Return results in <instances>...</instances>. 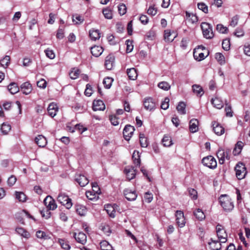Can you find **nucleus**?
I'll return each mask as SVG.
<instances>
[{
  "mask_svg": "<svg viewBox=\"0 0 250 250\" xmlns=\"http://www.w3.org/2000/svg\"><path fill=\"white\" fill-rule=\"evenodd\" d=\"M126 72H127L128 77L130 80H135L137 79L138 74L137 72V70L135 68H131L127 69Z\"/></svg>",
  "mask_w": 250,
  "mask_h": 250,
  "instance_id": "bb28decb",
  "label": "nucleus"
},
{
  "mask_svg": "<svg viewBox=\"0 0 250 250\" xmlns=\"http://www.w3.org/2000/svg\"><path fill=\"white\" fill-rule=\"evenodd\" d=\"M92 93V86L90 84L88 83L86 85V89L84 91V94L86 96L89 97L91 95Z\"/></svg>",
  "mask_w": 250,
  "mask_h": 250,
  "instance_id": "69168bd1",
  "label": "nucleus"
},
{
  "mask_svg": "<svg viewBox=\"0 0 250 250\" xmlns=\"http://www.w3.org/2000/svg\"><path fill=\"white\" fill-rule=\"evenodd\" d=\"M177 36V34L174 31L171 32L170 30L167 29L164 31V40L167 42H172Z\"/></svg>",
  "mask_w": 250,
  "mask_h": 250,
  "instance_id": "ddd939ff",
  "label": "nucleus"
},
{
  "mask_svg": "<svg viewBox=\"0 0 250 250\" xmlns=\"http://www.w3.org/2000/svg\"><path fill=\"white\" fill-rule=\"evenodd\" d=\"M236 176L239 180L245 178L247 172L246 167L244 163L239 162L235 167Z\"/></svg>",
  "mask_w": 250,
  "mask_h": 250,
  "instance_id": "7ed1b4c3",
  "label": "nucleus"
},
{
  "mask_svg": "<svg viewBox=\"0 0 250 250\" xmlns=\"http://www.w3.org/2000/svg\"><path fill=\"white\" fill-rule=\"evenodd\" d=\"M125 44L126 45V51L127 53L131 52L133 49V42L129 40H127L125 41Z\"/></svg>",
  "mask_w": 250,
  "mask_h": 250,
  "instance_id": "bf43d9fd",
  "label": "nucleus"
},
{
  "mask_svg": "<svg viewBox=\"0 0 250 250\" xmlns=\"http://www.w3.org/2000/svg\"><path fill=\"white\" fill-rule=\"evenodd\" d=\"M11 130V125L6 123H3L1 126V130L4 134H7Z\"/></svg>",
  "mask_w": 250,
  "mask_h": 250,
  "instance_id": "603ef678",
  "label": "nucleus"
},
{
  "mask_svg": "<svg viewBox=\"0 0 250 250\" xmlns=\"http://www.w3.org/2000/svg\"><path fill=\"white\" fill-rule=\"evenodd\" d=\"M58 109V108L56 104L53 103L50 104L47 108L49 115L52 117H54L56 114Z\"/></svg>",
  "mask_w": 250,
  "mask_h": 250,
  "instance_id": "aec40b11",
  "label": "nucleus"
},
{
  "mask_svg": "<svg viewBox=\"0 0 250 250\" xmlns=\"http://www.w3.org/2000/svg\"><path fill=\"white\" fill-rule=\"evenodd\" d=\"M140 143L142 147H146L148 146V143L147 139L145 137L143 134L140 135Z\"/></svg>",
  "mask_w": 250,
  "mask_h": 250,
  "instance_id": "c03bdc74",
  "label": "nucleus"
},
{
  "mask_svg": "<svg viewBox=\"0 0 250 250\" xmlns=\"http://www.w3.org/2000/svg\"><path fill=\"white\" fill-rule=\"evenodd\" d=\"M35 142L39 146L42 147L45 146L47 144L46 138L41 135H38L36 137Z\"/></svg>",
  "mask_w": 250,
  "mask_h": 250,
  "instance_id": "4be33fe9",
  "label": "nucleus"
},
{
  "mask_svg": "<svg viewBox=\"0 0 250 250\" xmlns=\"http://www.w3.org/2000/svg\"><path fill=\"white\" fill-rule=\"evenodd\" d=\"M127 178L129 180H131L135 178L136 175V169L132 167H125L124 170Z\"/></svg>",
  "mask_w": 250,
  "mask_h": 250,
  "instance_id": "2eb2a0df",
  "label": "nucleus"
},
{
  "mask_svg": "<svg viewBox=\"0 0 250 250\" xmlns=\"http://www.w3.org/2000/svg\"><path fill=\"white\" fill-rule=\"evenodd\" d=\"M80 71L79 69L73 68L69 74L71 79L74 80L78 77Z\"/></svg>",
  "mask_w": 250,
  "mask_h": 250,
  "instance_id": "6e6d98bb",
  "label": "nucleus"
},
{
  "mask_svg": "<svg viewBox=\"0 0 250 250\" xmlns=\"http://www.w3.org/2000/svg\"><path fill=\"white\" fill-rule=\"evenodd\" d=\"M89 37L92 40L96 41L99 40L101 37V33L98 29H91L89 31Z\"/></svg>",
  "mask_w": 250,
  "mask_h": 250,
  "instance_id": "393cba45",
  "label": "nucleus"
},
{
  "mask_svg": "<svg viewBox=\"0 0 250 250\" xmlns=\"http://www.w3.org/2000/svg\"><path fill=\"white\" fill-rule=\"evenodd\" d=\"M210 250H220L221 244L218 241H214L211 239V242L208 243Z\"/></svg>",
  "mask_w": 250,
  "mask_h": 250,
  "instance_id": "a878e982",
  "label": "nucleus"
},
{
  "mask_svg": "<svg viewBox=\"0 0 250 250\" xmlns=\"http://www.w3.org/2000/svg\"><path fill=\"white\" fill-rule=\"evenodd\" d=\"M169 99L168 97H166L164 101L162 102L161 107L163 109L166 110L169 107Z\"/></svg>",
  "mask_w": 250,
  "mask_h": 250,
  "instance_id": "680f3d73",
  "label": "nucleus"
},
{
  "mask_svg": "<svg viewBox=\"0 0 250 250\" xmlns=\"http://www.w3.org/2000/svg\"><path fill=\"white\" fill-rule=\"evenodd\" d=\"M193 56L196 60L201 61L204 60L207 56H205L204 53H198L197 51H194Z\"/></svg>",
  "mask_w": 250,
  "mask_h": 250,
  "instance_id": "09e8293b",
  "label": "nucleus"
},
{
  "mask_svg": "<svg viewBox=\"0 0 250 250\" xmlns=\"http://www.w3.org/2000/svg\"><path fill=\"white\" fill-rule=\"evenodd\" d=\"M104 51L102 47L100 46H94L91 47V53L93 56L98 57L100 56Z\"/></svg>",
  "mask_w": 250,
  "mask_h": 250,
  "instance_id": "6ab92c4d",
  "label": "nucleus"
},
{
  "mask_svg": "<svg viewBox=\"0 0 250 250\" xmlns=\"http://www.w3.org/2000/svg\"><path fill=\"white\" fill-rule=\"evenodd\" d=\"M100 247L102 250H114L112 246L105 240L101 242Z\"/></svg>",
  "mask_w": 250,
  "mask_h": 250,
  "instance_id": "473e14b6",
  "label": "nucleus"
},
{
  "mask_svg": "<svg viewBox=\"0 0 250 250\" xmlns=\"http://www.w3.org/2000/svg\"><path fill=\"white\" fill-rule=\"evenodd\" d=\"M109 120L111 124L113 125H117L119 124L118 118L115 115H110L109 116Z\"/></svg>",
  "mask_w": 250,
  "mask_h": 250,
  "instance_id": "338daca9",
  "label": "nucleus"
},
{
  "mask_svg": "<svg viewBox=\"0 0 250 250\" xmlns=\"http://www.w3.org/2000/svg\"><path fill=\"white\" fill-rule=\"evenodd\" d=\"M216 30L219 33L222 34L227 33L228 32V28L227 27L224 26L222 24H218L216 26Z\"/></svg>",
  "mask_w": 250,
  "mask_h": 250,
  "instance_id": "3c124183",
  "label": "nucleus"
},
{
  "mask_svg": "<svg viewBox=\"0 0 250 250\" xmlns=\"http://www.w3.org/2000/svg\"><path fill=\"white\" fill-rule=\"evenodd\" d=\"M225 154L226 151L221 148H219L217 152L216 155L219 160V163L221 165L223 164L225 162Z\"/></svg>",
  "mask_w": 250,
  "mask_h": 250,
  "instance_id": "5701e85b",
  "label": "nucleus"
},
{
  "mask_svg": "<svg viewBox=\"0 0 250 250\" xmlns=\"http://www.w3.org/2000/svg\"><path fill=\"white\" fill-rule=\"evenodd\" d=\"M115 63V57L112 54H109L105 59L104 66L106 69L110 70H111Z\"/></svg>",
  "mask_w": 250,
  "mask_h": 250,
  "instance_id": "9b49d317",
  "label": "nucleus"
},
{
  "mask_svg": "<svg viewBox=\"0 0 250 250\" xmlns=\"http://www.w3.org/2000/svg\"><path fill=\"white\" fill-rule=\"evenodd\" d=\"M202 164L210 169H215L217 167L216 159L212 156L209 155L203 158Z\"/></svg>",
  "mask_w": 250,
  "mask_h": 250,
  "instance_id": "20e7f679",
  "label": "nucleus"
},
{
  "mask_svg": "<svg viewBox=\"0 0 250 250\" xmlns=\"http://www.w3.org/2000/svg\"><path fill=\"white\" fill-rule=\"evenodd\" d=\"M36 236L38 238L44 240L50 238V237L47 235L45 232L41 230H38L37 231Z\"/></svg>",
  "mask_w": 250,
  "mask_h": 250,
  "instance_id": "864d4df0",
  "label": "nucleus"
},
{
  "mask_svg": "<svg viewBox=\"0 0 250 250\" xmlns=\"http://www.w3.org/2000/svg\"><path fill=\"white\" fill-rule=\"evenodd\" d=\"M105 209L110 217L114 218L115 216V210L114 208L110 205L105 206Z\"/></svg>",
  "mask_w": 250,
  "mask_h": 250,
  "instance_id": "c9c22d12",
  "label": "nucleus"
},
{
  "mask_svg": "<svg viewBox=\"0 0 250 250\" xmlns=\"http://www.w3.org/2000/svg\"><path fill=\"white\" fill-rule=\"evenodd\" d=\"M132 159L133 160V163L135 165H136L137 166H140V155L138 151L134 150L132 155Z\"/></svg>",
  "mask_w": 250,
  "mask_h": 250,
  "instance_id": "cd10ccee",
  "label": "nucleus"
},
{
  "mask_svg": "<svg viewBox=\"0 0 250 250\" xmlns=\"http://www.w3.org/2000/svg\"><path fill=\"white\" fill-rule=\"evenodd\" d=\"M158 86L160 89H162L165 91L168 90L170 88V85H169V84L167 82L165 81L161 82L158 83Z\"/></svg>",
  "mask_w": 250,
  "mask_h": 250,
  "instance_id": "49530a36",
  "label": "nucleus"
},
{
  "mask_svg": "<svg viewBox=\"0 0 250 250\" xmlns=\"http://www.w3.org/2000/svg\"><path fill=\"white\" fill-rule=\"evenodd\" d=\"M103 13L105 17L107 19H111L112 18V11L108 8H104L103 10Z\"/></svg>",
  "mask_w": 250,
  "mask_h": 250,
  "instance_id": "8fccbe9b",
  "label": "nucleus"
},
{
  "mask_svg": "<svg viewBox=\"0 0 250 250\" xmlns=\"http://www.w3.org/2000/svg\"><path fill=\"white\" fill-rule=\"evenodd\" d=\"M226 107H225V111H226V115L227 117H231L233 116V112L231 109V107L230 105H229L227 103V101H226Z\"/></svg>",
  "mask_w": 250,
  "mask_h": 250,
  "instance_id": "5fc2aeb1",
  "label": "nucleus"
},
{
  "mask_svg": "<svg viewBox=\"0 0 250 250\" xmlns=\"http://www.w3.org/2000/svg\"><path fill=\"white\" fill-rule=\"evenodd\" d=\"M212 125L213 130L216 135L220 136L224 133L225 128L219 123L215 121L212 122Z\"/></svg>",
  "mask_w": 250,
  "mask_h": 250,
  "instance_id": "f8f14e48",
  "label": "nucleus"
},
{
  "mask_svg": "<svg viewBox=\"0 0 250 250\" xmlns=\"http://www.w3.org/2000/svg\"><path fill=\"white\" fill-rule=\"evenodd\" d=\"M194 215L200 221H202L205 218L204 213L200 208H198L194 212Z\"/></svg>",
  "mask_w": 250,
  "mask_h": 250,
  "instance_id": "e433bc0d",
  "label": "nucleus"
},
{
  "mask_svg": "<svg viewBox=\"0 0 250 250\" xmlns=\"http://www.w3.org/2000/svg\"><path fill=\"white\" fill-rule=\"evenodd\" d=\"M219 201L220 205L225 211L230 212L233 209V202L232 199L228 195H221L219 198Z\"/></svg>",
  "mask_w": 250,
  "mask_h": 250,
  "instance_id": "f257e3e1",
  "label": "nucleus"
},
{
  "mask_svg": "<svg viewBox=\"0 0 250 250\" xmlns=\"http://www.w3.org/2000/svg\"><path fill=\"white\" fill-rule=\"evenodd\" d=\"M192 90L194 93L197 95L201 96L204 94L203 89L202 87L197 84H194L192 85Z\"/></svg>",
  "mask_w": 250,
  "mask_h": 250,
  "instance_id": "2f4dec72",
  "label": "nucleus"
},
{
  "mask_svg": "<svg viewBox=\"0 0 250 250\" xmlns=\"http://www.w3.org/2000/svg\"><path fill=\"white\" fill-rule=\"evenodd\" d=\"M16 197L20 202H24L26 201V195L22 192H16Z\"/></svg>",
  "mask_w": 250,
  "mask_h": 250,
  "instance_id": "4d7b16f0",
  "label": "nucleus"
},
{
  "mask_svg": "<svg viewBox=\"0 0 250 250\" xmlns=\"http://www.w3.org/2000/svg\"><path fill=\"white\" fill-rule=\"evenodd\" d=\"M76 211L80 215L84 216L86 213L87 209L84 206L77 205L76 206Z\"/></svg>",
  "mask_w": 250,
  "mask_h": 250,
  "instance_id": "58836bf2",
  "label": "nucleus"
},
{
  "mask_svg": "<svg viewBox=\"0 0 250 250\" xmlns=\"http://www.w3.org/2000/svg\"><path fill=\"white\" fill-rule=\"evenodd\" d=\"M8 89L9 91L12 94H16L19 90V88L17 83H11L10 84H9V85L8 86Z\"/></svg>",
  "mask_w": 250,
  "mask_h": 250,
  "instance_id": "7c9ffc66",
  "label": "nucleus"
},
{
  "mask_svg": "<svg viewBox=\"0 0 250 250\" xmlns=\"http://www.w3.org/2000/svg\"><path fill=\"white\" fill-rule=\"evenodd\" d=\"M75 180L81 187L85 186L89 183L88 179L84 175L81 174L75 175Z\"/></svg>",
  "mask_w": 250,
  "mask_h": 250,
  "instance_id": "9d476101",
  "label": "nucleus"
},
{
  "mask_svg": "<svg viewBox=\"0 0 250 250\" xmlns=\"http://www.w3.org/2000/svg\"><path fill=\"white\" fill-rule=\"evenodd\" d=\"M144 106L146 110L151 111L156 108V103L152 98L147 97L144 99Z\"/></svg>",
  "mask_w": 250,
  "mask_h": 250,
  "instance_id": "423d86ee",
  "label": "nucleus"
},
{
  "mask_svg": "<svg viewBox=\"0 0 250 250\" xmlns=\"http://www.w3.org/2000/svg\"><path fill=\"white\" fill-rule=\"evenodd\" d=\"M211 103L215 107L218 109H221L224 106L222 100L217 97L212 98Z\"/></svg>",
  "mask_w": 250,
  "mask_h": 250,
  "instance_id": "412c9836",
  "label": "nucleus"
},
{
  "mask_svg": "<svg viewBox=\"0 0 250 250\" xmlns=\"http://www.w3.org/2000/svg\"><path fill=\"white\" fill-rule=\"evenodd\" d=\"M43 203L46 208L51 210H54L57 208V205L55 200L51 196L48 195L44 199Z\"/></svg>",
  "mask_w": 250,
  "mask_h": 250,
  "instance_id": "1a4fd4ad",
  "label": "nucleus"
},
{
  "mask_svg": "<svg viewBox=\"0 0 250 250\" xmlns=\"http://www.w3.org/2000/svg\"><path fill=\"white\" fill-rule=\"evenodd\" d=\"M175 216L177 225L180 228L184 227L186 224V220L183 211L177 210L175 213Z\"/></svg>",
  "mask_w": 250,
  "mask_h": 250,
  "instance_id": "0eeeda50",
  "label": "nucleus"
},
{
  "mask_svg": "<svg viewBox=\"0 0 250 250\" xmlns=\"http://www.w3.org/2000/svg\"><path fill=\"white\" fill-rule=\"evenodd\" d=\"M201 27L204 38L207 39H211L213 38L214 34L211 24L206 22H202L201 24Z\"/></svg>",
  "mask_w": 250,
  "mask_h": 250,
  "instance_id": "f03ea898",
  "label": "nucleus"
},
{
  "mask_svg": "<svg viewBox=\"0 0 250 250\" xmlns=\"http://www.w3.org/2000/svg\"><path fill=\"white\" fill-rule=\"evenodd\" d=\"M105 108V105L101 100H94L93 102V109L94 111L104 110Z\"/></svg>",
  "mask_w": 250,
  "mask_h": 250,
  "instance_id": "dca6fc26",
  "label": "nucleus"
},
{
  "mask_svg": "<svg viewBox=\"0 0 250 250\" xmlns=\"http://www.w3.org/2000/svg\"><path fill=\"white\" fill-rule=\"evenodd\" d=\"M75 240L79 243L84 245L87 241V237L85 233L80 232L78 234L75 233Z\"/></svg>",
  "mask_w": 250,
  "mask_h": 250,
  "instance_id": "f3484780",
  "label": "nucleus"
},
{
  "mask_svg": "<svg viewBox=\"0 0 250 250\" xmlns=\"http://www.w3.org/2000/svg\"><path fill=\"white\" fill-rule=\"evenodd\" d=\"M222 48L226 51H228L230 49V41L229 39H226L223 41Z\"/></svg>",
  "mask_w": 250,
  "mask_h": 250,
  "instance_id": "13d9d810",
  "label": "nucleus"
},
{
  "mask_svg": "<svg viewBox=\"0 0 250 250\" xmlns=\"http://www.w3.org/2000/svg\"><path fill=\"white\" fill-rule=\"evenodd\" d=\"M135 129L131 125H126L123 130V135L125 139L129 141L132 136Z\"/></svg>",
  "mask_w": 250,
  "mask_h": 250,
  "instance_id": "6e6552de",
  "label": "nucleus"
},
{
  "mask_svg": "<svg viewBox=\"0 0 250 250\" xmlns=\"http://www.w3.org/2000/svg\"><path fill=\"white\" fill-rule=\"evenodd\" d=\"M197 7L200 10H202L205 13H208V7L205 3L203 2L198 3Z\"/></svg>",
  "mask_w": 250,
  "mask_h": 250,
  "instance_id": "052dcab7",
  "label": "nucleus"
},
{
  "mask_svg": "<svg viewBox=\"0 0 250 250\" xmlns=\"http://www.w3.org/2000/svg\"><path fill=\"white\" fill-rule=\"evenodd\" d=\"M113 81V79L110 77L105 78L103 80V84L104 87L106 89L110 88Z\"/></svg>",
  "mask_w": 250,
  "mask_h": 250,
  "instance_id": "37998d69",
  "label": "nucleus"
},
{
  "mask_svg": "<svg viewBox=\"0 0 250 250\" xmlns=\"http://www.w3.org/2000/svg\"><path fill=\"white\" fill-rule=\"evenodd\" d=\"M50 210L51 209H48L46 208H43L42 210H41L40 213H41L42 217L45 219H48V218H50V217L51 216Z\"/></svg>",
  "mask_w": 250,
  "mask_h": 250,
  "instance_id": "de8ad7c7",
  "label": "nucleus"
},
{
  "mask_svg": "<svg viewBox=\"0 0 250 250\" xmlns=\"http://www.w3.org/2000/svg\"><path fill=\"white\" fill-rule=\"evenodd\" d=\"M16 232L21 236L28 238L30 237V233L22 228H17L16 229Z\"/></svg>",
  "mask_w": 250,
  "mask_h": 250,
  "instance_id": "72a5a7b5",
  "label": "nucleus"
},
{
  "mask_svg": "<svg viewBox=\"0 0 250 250\" xmlns=\"http://www.w3.org/2000/svg\"><path fill=\"white\" fill-rule=\"evenodd\" d=\"M216 229L217 235L220 243H225L227 241V234L224 227L222 225L218 224Z\"/></svg>",
  "mask_w": 250,
  "mask_h": 250,
  "instance_id": "39448f33",
  "label": "nucleus"
},
{
  "mask_svg": "<svg viewBox=\"0 0 250 250\" xmlns=\"http://www.w3.org/2000/svg\"><path fill=\"white\" fill-rule=\"evenodd\" d=\"M189 128L192 133L197 132L198 130V121L195 119H191L189 123Z\"/></svg>",
  "mask_w": 250,
  "mask_h": 250,
  "instance_id": "a211bd4d",
  "label": "nucleus"
},
{
  "mask_svg": "<svg viewBox=\"0 0 250 250\" xmlns=\"http://www.w3.org/2000/svg\"><path fill=\"white\" fill-rule=\"evenodd\" d=\"M162 143L165 146H170L172 145V141L169 136L165 135L162 139Z\"/></svg>",
  "mask_w": 250,
  "mask_h": 250,
  "instance_id": "a19ab883",
  "label": "nucleus"
},
{
  "mask_svg": "<svg viewBox=\"0 0 250 250\" xmlns=\"http://www.w3.org/2000/svg\"><path fill=\"white\" fill-rule=\"evenodd\" d=\"M85 195L87 198L90 200H93L94 199H96L97 197L96 194L91 191H86Z\"/></svg>",
  "mask_w": 250,
  "mask_h": 250,
  "instance_id": "0e129e2a",
  "label": "nucleus"
},
{
  "mask_svg": "<svg viewBox=\"0 0 250 250\" xmlns=\"http://www.w3.org/2000/svg\"><path fill=\"white\" fill-rule=\"evenodd\" d=\"M10 62V57L9 56H5L2 59H1L0 61V64L1 66L4 68H7Z\"/></svg>",
  "mask_w": 250,
  "mask_h": 250,
  "instance_id": "ea45409f",
  "label": "nucleus"
},
{
  "mask_svg": "<svg viewBox=\"0 0 250 250\" xmlns=\"http://www.w3.org/2000/svg\"><path fill=\"white\" fill-rule=\"evenodd\" d=\"M186 16L187 20L192 23H196L198 21V17L193 13H190L187 11L186 12Z\"/></svg>",
  "mask_w": 250,
  "mask_h": 250,
  "instance_id": "c756f323",
  "label": "nucleus"
},
{
  "mask_svg": "<svg viewBox=\"0 0 250 250\" xmlns=\"http://www.w3.org/2000/svg\"><path fill=\"white\" fill-rule=\"evenodd\" d=\"M243 147V142L241 141H238L236 143V144L235 145V147L234 148L233 151V153L234 155H236L239 154L241 152Z\"/></svg>",
  "mask_w": 250,
  "mask_h": 250,
  "instance_id": "f704fd0d",
  "label": "nucleus"
},
{
  "mask_svg": "<svg viewBox=\"0 0 250 250\" xmlns=\"http://www.w3.org/2000/svg\"><path fill=\"white\" fill-rule=\"evenodd\" d=\"M176 108L180 114L184 115L186 114V104L184 102H179Z\"/></svg>",
  "mask_w": 250,
  "mask_h": 250,
  "instance_id": "79ce46f5",
  "label": "nucleus"
},
{
  "mask_svg": "<svg viewBox=\"0 0 250 250\" xmlns=\"http://www.w3.org/2000/svg\"><path fill=\"white\" fill-rule=\"evenodd\" d=\"M21 87L22 93L25 95L29 94L32 91V86L28 82L22 83Z\"/></svg>",
  "mask_w": 250,
  "mask_h": 250,
  "instance_id": "b1692460",
  "label": "nucleus"
},
{
  "mask_svg": "<svg viewBox=\"0 0 250 250\" xmlns=\"http://www.w3.org/2000/svg\"><path fill=\"white\" fill-rule=\"evenodd\" d=\"M124 194L125 198L128 201H134L136 200L137 195L135 191H132L129 189H125L124 191Z\"/></svg>",
  "mask_w": 250,
  "mask_h": 250,
  "instance_id": "4468645a",
  "label": "nucleus"
},
{
  "mask_svg": "<svg viewBox=\"0 0 250 250\" xmlns=\"http://www.w3.org/2000/svg\"><path fill=\"white\" fill-rule=\"evenodd\" d=\"M118 11L121 15H124L126 12V7L125 4H122L118 6Z\"/></svg>",
  "mask_w": 250,
  "mask_h": 250,
  "instance_id": "e2e57ef3",
  "label": "nucleus"
},
{
  "mask_svg": "<svg viewBox=\"0 0 250 250\" xmlns=\"http://www.w3.org/2000/svg\"><path fill=\"white\" fill-rule=\"evenodd\" d=\"M73 205L72 200L67 195L63 194V207L67 209H70Z\"/></svg>",
  "mask_w": 250,
  "mask_h": 250,
  "instance_id": "c85d7f7f",
  "label": "nucleus"
},
{
  "mask_svg": "<svg viewBox=\"0 0 250 250\" xmlns=\"http://www.w3.org/2000/svg\"><path fill=\"white\" fill-rule=\"evenodd\" d=\"M239 16L238 15H235L233 16L231 20L230 25L232 27H235L238 23V21L239 20Z\"/></svg>",
  "mask_w": 250,
  "mask_h": 250,
  "instance_id": "774afa93",
  "label": "nucleus"
},
{
  "mask_svg": "<svg viewBox=\"0 0 250 250\" xmlns=\"http://www.w3.org/2000/svg\"><path fill=\"white\" fill-rule=\"evenodd\" d=\"M215 59L221 64L223 65L225 63V59L224 55L221 53H216L215 55Z\"/></svg>",
  "mask_w": 250,
  "mask_h": 250,
  "instance_id": "a18cd8bd",
  "label": "nucleus"
},
{
  "mask_svg": "<svg viewBox=\"0 0 250 250\" xmlns=\"http://www.w3.org/2000/svg\"><path fill=\"white\" fill-rule=\"evenodd\" d=\"M72 21L75 24H80L84 21V18L82 16L76 14L73 16Z\"/></svg>",
  "mask_w": 250,
  "mask_h": 250,
  "instance_id": "4c0bfd02",
  "label": "nucleus"
}]
</instances>
